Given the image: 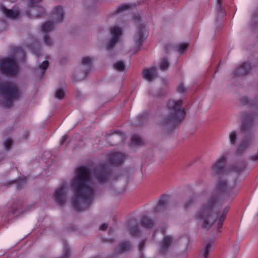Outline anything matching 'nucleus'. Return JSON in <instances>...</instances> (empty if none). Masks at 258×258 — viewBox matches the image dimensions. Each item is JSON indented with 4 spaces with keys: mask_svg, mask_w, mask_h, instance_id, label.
<instances>
[{
    "mask_svg": "<svg viewBox=\"0 0 258 258\" xmlns=\"http://www.w3.org/2000/svg\"><path fill=\"white\" fill-rule=\"evenodd\" d=\"M92 177L85 167H79L71 185L74 192L72 204L78 210H83L93 197Z\"/></svg>",
    "mask_w": 258,
    "mask_h": 258,
    "instance_id": "obj_1",
    "label": "nucleus"
},
{
    "mask_svg": "<svg viewBox=\"0 0 258 258\" xmlns=\"http://www.w3.org/2000/svg\"><path fill=\"white\" fill-rule=\"evenodd\" d=\"M215 204L213 200L207 202L202 206L195 215V219L204 228L211 226L213 221L211 213Z\"/></svg>",
    "mask_w": 258,
    "mask_h": 258,
    "instance_id": "obj_2",
    "label": "nucleus"
},
{
    "mask_svg": "<svg viewBox=\"0 0 258 258\" xmlns=\"http://www.w3.org/2000/svg\"><path fill=\"white\" fill-rule=\"evenodd\" d=\"M181 100H170L168 102L167 106L169 115L166 118L167 121L175 123L184 118L185 111L184 108L181 107Z\"/></svg>",
    "mask_w": 258,
    "mask_h": 258,
    "instance_id": "obj_3",
    "label": "nucleus"
},
{
    "mask_svg": "<svg viewBox=\"0 0 258 258\" xmlns=\"http://www.w3.org/2000/svg\"><path fill=\"white\" fill-rule=\"evenodd\" d=\"M0 68L9 75H13L18 71L17 65L12 57L5 58L0 63Z\"/></svg>",
    "mask_w": 258,
    "mask_h": 258,
    "instance_id": "obj_4",
    "label": "nucleus"
},
{
    "mask_svg": "<svg viewBox=\"0 0 258 258\" xmlns=\"http://www.w3.org/2000/svg\"><path fill=\"white\" fill-rule=\"evenodd\" d=\"M147 36V32L145 28L141 26L137 28L134 34L133 40L134 44V48L138 50Z\"/></svg>",
    "mask_w": 258,
    "mask_h": 258,
    "instance_id": "obj_5",
    "label": "nucleus"
},
{
    "mask_svg": "<svg viewBox=\"0 0 258 258\" xmlns=\"http://www.w3.org/2000/svg\"><path fill=\"white\" fill-rule=\"evenodd\" d=\"M67 184H62L56 189L54 191V197L56 202L59 204H63L67 198Z\"/></svg>",
    "mask_w": 258,
    "mask_h": 258,
    "instance_id": "obj_6",
    "label": "nucleus"
},
{
    "mask_svg": "<svg viewBox=\"0 0 258 258\" xmlns=\"http://www.w3.org/2000/svg\"><path fill=\"white\" fill-rule=\"evenodd\" d=\"M7 2H5L4 5L0 7V10L7 18L15 19L20 17V12L15 8L13 10L7 9L5 6L7 5Z\"/></svg>",
    "mask_w": 258,
    "mask_h": 258,
    "instance_id": "obj_7",
    "label": "nucleus"
},
{
    "mask_svg": "<svg viewBox=\"0 0 258 258\" xmlns=\"http://www.w3.org/2000/svg\"><path fill=\"white\" fill-rule=\"evenodd\" d=\"M111 38L108 43V46L111 47L115 44L118 40V38L121 35V30L118 27L114 26L110 29Z\"/></svg>",
    "mask_w": 258,
    "mask_h": 258,
    "instance_id": "obj_8",
    "label": "nucleus"
},
{
    "mask_svg": "<svg viewBox=\"0 0 258 258\" xmlns=\"http://www.w3.org/2000/svg\"><path fill=\"white\" fill-rule=\"evenodd\" d=\"M28 5V10L26 11L27 15L30 17H36L39 16L36 14V12L39 9L38 7H36L35 5V3L38 4L40 0H26Z\"/></svg>",
    "mask_w": 258,
    "mask_h": 258,
    "instance_id": "obj_9",
    "label": "nucleus"
},
{
    "mask_svg": "<svg viewBox=\"0 0 258 258\" xmlns=\"http://www.w3.org/2000/svg\"><path fill=\"white\" fill-rule=\"evenodd\" d=\"M5 97L8 100H12L18 96L17 88L12 85L7 86L5 90Z\"/></svg>",
    "mask_w": 258,
    "mask_h": 258,
    "instance_id": "obj_10",
    "label": "nucleus"
},
{
    "mask_svg": "<svg viewBox=\"0 0 258 258\" xmlns=\"http://www.w3.org/2000/svg\"><path fill=\"white\" fill-rule=\"evenodd\" d=\"M226 158H227L225 155H222L212 164L211 168L213 172L217 173L221 169L223 164L226 160Z\"/></svg>",
    "mask_w": 258,
    "mask_h": 258,
    "instance_id": "obj_11",
    "label": "nucleus"
},
{
    "mask_svg": "<svg viewBox=\"0 0 258 258\" xmlns=\"http://www.w3.org/2000/svg\"><path fill=\"white\" fill-rule=\"evenodd\" d=\"M156 76V71L154 68L145 70L143 73V77L147 81L153 80Z\"/></svg>",
    "mask_w": 258,
    "mask_h": 258,
    "instance_id": "obj_12",
    "label": "nucleus"
},
{
    "mask_svg": "<svg viewBox=\"0 0 258 258\" xmlns=\"http://www.w3.org/2000/svg\"><path fill=\"white\" fill-rule=\"evenodd\" d=\"M63 13L62 8L60 7L55 8L53 12V16L56 21V23L61 22L63 18Z\"/></svg>",
    "mask_w": 258,
    "mask_h": 258,
    "instance_id": "obj_13",
    "label": "nucleus"
},
{
    "mask_svg": "<svg viewBox=\"0 0 258 258\" xmlns=\"http://www.w3.org/2000/svg\"><path fill=\"white\" fill-rule=\"evenodd\" d=\"M107 176V173L106 170L99 171L96 175H93L95 180L98 182L104 181Z\"/></svg>",
    "mask_w": 258,
    "mask_h": 258,
    "instance_id": "obj_14",
    "label": "nucleus"
},
{
    "mask_svg": "<svg viewBox=\"0 0 258 258\" xmlns=\"http://www.w3.org/2000/svg\"><path fill=\"white\" fill-rule=\"evenodd\" d=\"M212 247V243H208L203 248L199 258H207L208 256V253Z\"/></svg>",
    "mask_w": 258,
    "mask_h": 258,
    "instance_id": "obj_15",
    "label": "nucleus"
},
{
    "mask_svg": "<svg viewBox=\"0 0 258 258\" xmlns=\"http://www.w3.org/2000/svg\"><path fill=\"white\" fill-rule=\"evenodd\" d=\"M226 213V211L223 212L218 216L217 219L215 220V222L217 223V226L218 228L221 227L223 222L225 219Z\"/></svg>",
    "mask_w": 258,
    "mask_h": 258,
    "instance_id": "obj_16",
    "label": "nucleus"
},
{
    "mask_svg": "<svg viewBox=\"0 0 258 258\" xmlns=\"http://www.w3.org/2000/svg\"><path fill=\"white\" fill-rule=\"evenodd\" d=\"M238 133L236 131H232L229 134V141L231 144L233 145L237 139Z\"/></svg>",
    "mask_w": 258,
    "mask_h": 258,
    "instance_id": "obj_17",
    "label": "nucleus"
},
{
    "mask_svg": "<svg viewBox=\"0 0 258 258\" xmlns=\"http://www.w3.org/2000/svg\"><path fill=\"white\" fill-rule=\"evenodd\" d=\"M18 213L17 206L14 205L10 210L9 213L5 215L6 218L8 219L11 215L17 216Z\"/></svg>",
    "mask_w": 258,
    "mask_h": 258,
    "instance_id": "obj_18",
    "label": "nucleus"
},
{
    "mask_svg": "<svg viewBox=\"0 0 258 258\" xmlns=\"http://www.w3.org/2000/svg\"><path fill=\"white\" fill-rule=\"evenodd\" d=\"M114 68L117 71H123L125 70V64L122 61H117L114 64Z\"/></svg>",
    "mask_w": 258,
    "mask_h": 258,
    "instance_id": "obj_19",
    "label": "nucleus"
},
{
    "mask_svg": "<svg viewBox=\"0 0 258 258\" xmlns=\"http://www.w3.org/2000/svg\"><path fill=\"white\" fill-rule=\"evenodd\" d=\"M187 47H188L187 43H180L177 46V50L179 53L181 54L185 51V50L187 49Z\"/></svg>",
    "mask_w": 258,
    "mask_h": 258,
    "instance_id": "obj_20",
    "label": "nucleus"
},
{
    "mask_svg": "<svg viewBox=\"0 0 258 258\" xmlns=\"http://www.w3.org/2000/svg\"><path fill=\"white\" fill-rule=\"evenodd\" d=\"M123 158L122 155L118 153H114L112 158V160L114 163H118L121 161Z\"/></svg>",
    "mask_w": 258,
    "mask_h": 258,
    "instance_id": "obj_21",
    "label": "nucleus"
},
{
    "mask_svg": "<svg viewBox=\"0 0 258 258\" xmlns=\"http://www.w3.org/2000/svg\"><path fill=\"white\" fill-rule=\"evenodd\" d=\"M64 96V92L62 88H58L55 93V97L58 99H62Z\"/></svg>",
    "mask_w": 258,
    "mask_h": 258,
    "instance_id": "obj_22",
    "label": "nucleus"
},
{
    "mask_svg": "<svg viewBox=\"0 0 258 258\" xmlns=\"http://www.w3.org/2000/svg\"><path fill=\"white\" fill-rule=\"evenodd\" d=\"M172 238L169 236H166L164 237L163 243L162 246L163 247H167L169 245L172 241Z\"/></svg>",
    "mask_w": 258,
    "mask_h": 258,
    "instance_id": "obj_23",
    "label": "nucleus"
},
{
    "mask_svg": "<svg viewBox=\"0 0 258 258\" xmlns=\"http://www.w3.org/2000/svg\"><path fill=\"white\" fill-rule=\"evenodd\" d=\"M53 28V25L49 23V22H46L44 24H43L41 26V30L43 32H45L46 31H49L50 30H51Z\"/></svg>",
    "mask_w": 258,
    "mask_h": 258,
    "instance_id": "obj_24",
    "label": "nucleus"
},
{
    "mask_svg": "<svg viewBox=\"0 0 258 258\" xmlns=\"http://www.w3.org/2000/svg\"><path fill=\"white\" fill-rule=\"evenodd\" d=\"M133 7V5L129 4H124L121 5L118 9L119 12H122L124 10L130 9Z\"/></svg>",
    "mask_w": 258,
    "mask_h": 258,
    "instance_id": "obj_25",
    "label": "nucleus"
},
{
    "mask_svg": "<svg viewBox=\"0 0 258 258\" xmlns=\"http://www.w3.org/2000/svg\"><path fill=\"white\" fill-rule=\"evenodd\" d=\"M169 66V63L167 59H163L161 60L160 67L161 69H166Z\"/></svg>",
    "mask_w": 258,
    "mask_h": 258,
    "instance_id": "obj_26",
    "label": "nucleus"
},
{
    "mask_svg": "<svg viewBox=\"0 0 258 258\" xmlns=\"http://www.w3.org/2000/svg\"><path fill=\"white\" fill-rule=\"evenodd\" d=\"M92 62V59L91 57L86 56L82 58V63L84 64L89 65Z\"/></svg>",
    "mask_w": 258,
    "mask_h": 258,
    "instance_id": "obj_27",
    "label": "nucleus"
},
{
    "mask_svg": "<svg viewBox=\"0 0 258 258\" xmlns=\"http://www.w3.org/2000/svg\"><path fill=\"white\" fill-rule=\"evenodd\" d=\"M241 169V168L240 167H237L232 166L229 167L228 169H227L225 172H231V171L237 172L240 171Z\"/></svg>",
    "mask_w": 258,
    "mask_h": 258,
    "instance_id": "obj_28",
    "label": "nucleus"
},
{
    "mask_svg": "<svg viewBox=\"0 0 258 258\" xmlns=\"http://www.w3.org/2000/svg\"><path fill=\"white\" fill-rule=\"evenodd\" d=\"M48 66V62L46 60L42 62L41 64L39 66V68L42 70L43 72L44 71Z\"/></svg>",
    "mask_w": 258,
    "mask_h": 258,
    "instance_id": "obj_29",
    "label": "nucleus"
},
{
    "mask_svg": "<svg viewBox=\"0 0 258 258\" xmlns=\"http://www.w3.org/2000/svg\"><path fill=\"white\" fill-rule=\"evenodd\" d=\"M249 68V66L246 63H244V64H242L241 66V70H240L239 71L240 73H245L247 72V69Z\"/></svg>",
    "mask_w": 258,
    "mask_h": 258,
    "instance_id": "obj_30",
    "label": "nucleus"
},
{
    "mask_svg": "<svg viewBox=\"0 0 258 258\" xmlns=\"http://www.w3.org/2000/svg\"><path fill=\"white\" fill-rule=\"evenodd\" d=\"M132 142L133 144L138 145L140 143V139L138 136H134L132 138Z\"/></svg>",
    "mask_w": 258,
    "mask_h": 258,
    "instance_id": "obj_31",
    "label": "nucleus"
},
{
    "mask_svg": "<svg viewBox=\"0 0 258 258\" xmlns=\"http://www.w3.org/2000/svg\"><path fill=\"white\" fill-rule=\"evenodd\" d=\"M143 223L147 227H149L151 226V225H152V224H153V222L152 221H151L150 220H149V219H145L143 221Z\"/></svg>",
    "mask_w": 258,
    "mask_h": 258,
    "instance_id": "obj_32",
    "label": "nucleus"
},
{
    "mask_svg": "<svg viewBox=\"0 0 258 258\" xmlns=\"http://www.w3.org/2000/svg\"><path fill=\"white\" fill-rule=\"evenodd\" d=\"M12 145V141L10 139H7L5 141L4 146L6 149H8Z\"/></svg>",
    "mask_w": 258,
    "mask_h": 258,
    "instance_id": "obj_33",
    "label": "nucleus"
},
{
    "mask_svg": "<svg viewBox=\"0 0 258 258\" xmlns=\"http://www.w3.org/2000/svg\"><path fill=\"white\" fill-rule=\"evenodd\" d=\"M185 87L182 85L179 86L177 89V90L179 92H183L185 91Z\"/></svg>",
    "mask_w": 258,
    "mask_h": 258,
    "instance_id": "obj_34",
    "label": "nucleus"
},
{
    "mask_svg": "<svg viewBox=\"0 0 258 258\" xmlns=\"http://www.w3.org/2000/svg\"><path fill=\"white\" fill-rule=\"evenodd\" d=\"M44 42L46 45H49L51 44V40L49 39V38L45 37H44Z\"/></svg>",
    "mask_w": 258,
    "mask_h": 258,
    "instance_id": "obj_35",
    "label": "nucleus"
},
{
    "mask_svg": "<svg viewBox=\"0 0 258 258\" xmlns=\"http://www.w3.org/2000/svg\"><path fill=\"white\" fill-rule=\"evenodd\" d=\"M107 225L106 223H103L100 226L99 228L101 230H104L107 228Z\"/></svg>",
    "mask_w": 258,
    "mask_h": 258,
    "instance_id": "obj_36",
    "label": "nucleus"
},
{
    "mask_svg": "<svg viewBox=\"0 0 258 258\" xmlns=\"http://www.w3.org/2000/svg\"><path fill=\"white\" fill-rule=\"evenodd\" d=\"M252 159L254 160H258V150L257 153L252 157Z\"/></svg>",
    "mask_w": 258,
    "mask_h": 258,
    "instance_id": "obj_37",
    "label": "nucleus"
},
{
    "mask_svg": "<svg viewBox=\"0 0 258 258\" xmlns=\"http://www.w3.org/2000/svg\"><path fill=\"white\" fill-rule=\"evenodd\" d=\"M69 253H70L69 250L68 249H67V251L66 252V253L64 254L65 258H66L67 257H68L69 256Z\"/></svg>",
    "mask_w": 258,
    "mask_h": 258,
    "instance_id": "obj_38",
    "label": "nucleus"
},
{
    "mask_svg": "<svg viewBox=\"0 0 258 258\" xmlns=\"http://www.w3.org/2000/svg\"><path fill=\"white\" fill-rule=\"evenodd\" d=\"M225 184V183H222V182H220L219 183V186H220V187H223Z\"/></svg>",
    "mask_w": 258,
    "mask_h": 258,
    "instance_id": "obj_39",
    "label": "nucleus"
},
{
    "mask_svg": "<svg viewBox=\"0 0 258 258\" xmlns=\"http://www.w3.org/2000/svg\"><path fill=\"white\" fill-rule=\"evenodd\" d=\"M66 137L65 136L63 137L62 138V141H64L66 140Z\"/></svg>",
    "mask_w": 258,
    "mask_h": 258,
    "instance_id": "obj_40",
    "label": "nucleus"
},
{
    "mask_svg": "<svg viewBox=\"0 0 258 258\" xmlns=\"http://www.w3.org/2000/svg\"><path fill=\"white\" fill-rule=\"evenodd\" d=\"M217 2L219 4H220L221 2L222 1V0H217Z\"/></svg>",
    "mask_w": 258,
    "mask_h": 258,
    "instance_id": "obj_41",
    "label": "nucleus"
},
{
    "mask_svg": "<svg viewBox=\"0 0 258 258\" xmlns=\"http://www.w3.org/2000/svg\"><path fill=\"white\" fill-rule=\"evenodd\" d=\"M244 145V144L242 143V145H241V146L243 147Z\"/></svg>",
    "mask_w": 258,
    "mask_h": 258,
    "instance_id": "obj_42",
    "label": "nucleus"
},
{
    "mask_svg": "<svg viewBox=\"0 0 258 258\" xmlns=\"http://www.w3.org/2000/svg\"><path fill=\"white\" fill-rule=\"evenodd\" d=\"M240 150V148L238 149L237 152H239Z\"/></svg>",
    "mask_w": 258,
    "mask_h": 258,
    "instance_id": "obj_43",
    "label": "nucleus"
}]
</instances>
